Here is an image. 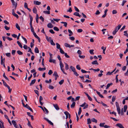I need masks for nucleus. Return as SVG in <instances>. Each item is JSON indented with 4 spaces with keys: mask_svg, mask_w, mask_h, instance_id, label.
Masks as SVG:
<instances>
[{
    "mask_svg": "<svg viewBox=\"0 0 128 128\" xmlns=\"http://www.w3.org/2000/svg\"><path fill=\"white\" fill-rule=\"evenodd\" d=\"M124 35L126 37H128V34L127 33V31H126L124 32Z\"/></svg>",
    "mask_w": 128,
    "mask_h": 128,
    "instance_id": "nucleus-33",
    "label": "nucleus"
},
{
    "mask_svg": "<svg viewBox=\"0 0 128 128\" xmlns=\"http://www.w3.org/2000/svg\"><path fill=\"white\" fill-rule=\"evenodd\" d=\"M53 75L55 76V80H56L57 78L59 76L58 75L57 73V72L56 71L54 72Z\"/></svg>",
    "mask_w": 128,
    "mask_h": 128,
    "instance_id": "nucleus-4",
    "label": "nucleus"
},
{
    "mask_svg": "<svg viewBox=\"0 0 128 128\" xmlns=\"http://www.w3.org/2000/svg\"><path fill=\"white\" fill-rule=\"evenodd\" d=\"M88 124H90L91 123L90 119V118H88L87 119Z\"/></svg>",
    "mask_w": 128,
    "mask_h": 128,
    "instance_id": "nucleus-49",
    "label": "nucleus"
},
{
    "mask_svg": "<svg viewBox=\"0 0 128 128\" xmlns=\"http://www.w3.org/2000/svg\"><path fill=\"white\" fill-rule=\"evenodd\" d=\"M64 80L63 79L62 80L59 82V84L60 85H62L64 82Z\"/></svg>",
    "mask_w": 128,
    "mask_h": 128,
    "instance_id": "nucleus-41",
    "label": "nucleus"
},
{
    "mask_svg": "<svg viewBox=\"0 0 128 128\" xmlns=\"http://www.w3.org/2000/svg\"><path fill=\"white\" fill-rule=\"evenodd\" d=\"M76 103L75 102H73L72 104L70 106L71 108H74L75 105Z\"/></svg>",
    "mask_w": 128,
    "mask_h": 128,
    "instance_id": "nucleus-25",
    "label": "nucleus"
},
{
    "mask_svg": "<svg viewBox=\"0 0 128 128\" xmlns=\"http://www.w3.org/2000/svg\"><path fill=\"white\" fill-rule=\"evenodd\" d=\"M34 52L36 53H39V50L36 47L35 48L34 50Z\"/></svg>",
    "mask_w": 128,
    "mask_h": 128,
    "instance_id": "nucleus-28",
    "label": "nucleus"
},
{
    "mask_svg": "<svg viewBox=\"0 0 128 128\" xmlns=\"http://www.w3.org/2000/svg\"><path fill=\"white\" fill-rule=\"evenodd\" d=\"M65 68L66 70H67L68 69V66L66 63H65Z\"/></svg>",
    "mask_w": 128,
    "mask_h": 128,
    "instance_id": "nucleus-35",
    "label": "nucleus"
},
{
    "mask_svg": "<svg viewBox=\"0 0 128 128\" xmlns=\"http://www.w3.org/2000/svg\"><path fill=\"white\" fill-rule=\"evenodd\" d=\"M33 12L35 14H36L37 12V10L35 7H34L32 10Z\"/></svg>",
    "mask_w": 128,
    "mask_h": 128,
    "instance_id": "nucleus-21",
    "label": "nucleus"
},
{
    "mask_svg": "<svg viewBox=\"0 0 128 128\" xmlns=\"http://www.w3.org/2000/svg\"><path fill=\"white\" fill-rule=\"evenodd\" d=\"M36 81V80L35 79H34L32 80L30 84V86H31L33 84L35 83Z\"/></svg>",
    "mask_w": 128,
    "mask_h": 128,
    "instance_id": "nucleus-15",
    "label": "nucleus"
},
{
    "mask_svg": "<svg viewBox=\"0 0 128 128\" xmlns=\"http://www.w3.org/2000/svg\"><path fill=\"white\" fill-rule=\"evenodd\" d=\"M43 12L45 14H50V12L49 11H43Z\"/></svg>",
    "mask_w": 128,
    "mask_h": 128,
    "instance_id": "nucleus-31",
    "label": "nucleus"
},
{
    "mask_svg": "<svg viewBox=\"0 0 128 128\" xmlns=\"http://www.w3.org/2000/svg\"><path fill=\"white\" fill-rule=\"evenodd\" d=\"M116 126L120 128H124L122 125L121 124L118 123L116 124Z\"/></svg>",
    "mask_w": 128,
    "mask_h": 128,
    "instance_id": "nucleus-8",
    "label": "nucleus"
},
{
    "mask_svg": "<svg viewBox=\"0 0 128 128\" xmlns=\"http://www.w3.org/2000/svg\"><path fill=\"white\" fill-rule=\"evenodd\" d=\"M60 65L61 70L63 72V73L65 74H67L64 72V69L63 68L64 67V65L62 61H60Z\"/></svg>",
    "mask_w": 128,
    "mask_h": 128,
    "instance_id": "nucleus-2",
    "label": "nucleus"
},
{
    "mask_svg": "<svg viewBox=\"0 0 128 128\" xmlns=\"http://www.w3.org/2000/svg\"><path fill=\"white\" fill-rule=\"evenodd\" d=\"M68 32L70 33V34L68 35L69 36H71L72 35L73 32L70 30L68 29Z\"/></svg>",
    "mask_w": 128,
    "mask_h": 128,
    "instance_id": "nucleus-19",
    "label": "nucleus"
},
{
    "mask_svg": "<svg viewBox=\"0 0 128 128\" xmlns=\"http://www.w3.org/2000/svg\"><path fill=\"white\" fill-rule=\"evenodd\" d=\"M45 36L46 37V38L48 42H50L51 40H52L51 39L52 38L51 37H48V36H46V35H45Z\"/></svg>",
    "mask_w": 128,
    "mask_h": 128,
    "instance_id": "nucleus-9",
    "label": "nucleus"
},
{
    "mask_svg": "<svg viewBox=\"0 0 128 128\" xmlns=\"http://www.w3.org/2000/svg\"><path fill=\"white\" fill-rule=\"evenodd\" d=\"M77 53L79 55H81L82 54L81 51L80 50H78L77 51Z\"/></svg>",
    "mask_w": 128,
    "mask_h": 128,
    "instance_id": "nucleus-62",
    "label": "nucleus"
},
{
    "mask_svg": "<svg viewBox=\"0 0 128 128\" xmlns=\"http://www.w3.org/2000/svg\"><path fill=\"white\" fill-rule=\"evenodd\" d=\"M116 106L117 108V110L118 111V114H120V108L119 104L117 102L116 103Z\"/></svg>",
    "mask_w": 128,
    "mask_h": 128,
    "instance_id": "nucleus-3",
    "label": "nucleus"
},
{
    "mask_svg": "<svg viewBox=\"0 0 128 128\" xmlns=\"http://www.w3.org/2000/svg\"><path fill=\"white\" fill-rule=\"evenodd\" d=\"M49 61L50 62H53L54 64H56V60H54L50 59L49 60Z\"/></svg>",
    "mask_w": 128,
    "mask_h": 128,
    "instance_id": "nucleus-18",
    "label": "nucleus"
},
{
    "mask_svg": "<svg viewBox=\"0 0 128 128\" xmlns=\"http://www.w3.org/2000/svg\"><path fill=\"white\" fill-rule=\"evenodd\" d=\"M76 68L79 70H80L81 69V68L80 67V66L78 64L76 66Z\"/></svg>",
    "mask_w": 128,
    "mask_h": 128,
    "instance_id": "nucleus-46",
    "label": "nucleus"
},
{
    "mask_svg": "<svg viewBox=\"0 0 128 128\" xmlns=\"http://www.w3.org/2000/svg\"><path fill=\"white\" fill-rule=\"evenodd\" d=\"M17 43L19 46L21 48H22V45L21 43L19 42V41H18L17 42Z\"/></svg>",
    "mask_w": 128,
    "mask_h": 128,
    "instance_id": "nucleus-20",
    "label": "nucleus"
},
{
    "mask_svg": "<svg viewBox=\"0 0 128 128\" xmlns=\"http://www.w3.org/2000/svg\"><path fill=\"white\" fill-rule=\"evenodd\" d=\"M56 48L58 49H60V48H60V45L58 43H56Z\"/></svg>",
    "mask_w": 128,
    "mask_h": 128,
    "instance_id": "nucleus-23",
    "label": "nucleus"
},
{
    "mask_svg": "<svg viewBox=\"0 0 128 128\" xmlns=\"http://www.w3.org/2000/svg\"><path fill=\"white\" fill-rule=\"evenodd\" d=\"M94 51V50H90L89 51L90 53L91 54H94V53L93 52Z\"/></svg>",
    "mask_w": 128,
    "mask_h": 128,
    "instance_id": "nucleus-44",
    "label": "nucleus"
},
{
    "mask_svg": "<svg viewBox=\"0 0 128 128\" xmlns=\"http://www.w3.org/2000/svg\"><path fill=\"white\" fill-rule=\"evenodd\" d=\"M3 84L6 87L8 86L5 82H3Z\"/></svg>",
    "mask_w": 128,
    "mask_h": 128,
    "instance_id": "nucleus-60",
    "label": "nucleus"
},
{
    "mask_svg": "<svg viewBox=\"0 0 128 128\" xmlns=\"http://www.w3.org/2000/svg\"><path fill=\"white\" fill-rule=\"evenodd\" d=\"M3 76L5 78V79L7 80L8 81H9V80L8 78L5 76V73L4 72V73Z\"/></svg>",
    "mask_w": 128,
    "mask_h": 128,
    "instance_id": "nucleus-30",
    "label": "nucleus"
},
{
    "mask_svg": "<svg viewBox=\"0 0 128 128\" xmlns=\"http://www.w3.org/2000/svg\"><path fill=\"white\" fill-rule=\"evenodd\" d=\"M7 88L8 90V92L10 93L12 91V89L10 88V87L9 86Z\"/></svg>",
    "mask_w": 128,
    "mask_h": 128,
    "instance_id": "nucleus-53",
    "label": "nucleus"
},
{
    "mask_svg": "<svg viewBox=\"0 0 128 128\" xmlns=\"http://www.w3.org/2000/svg\"><path fill=\"white\" fill-rule=\"evenodd\" d=\"M4 28H5V29L6 30H8L10 29V28L9 27H8L6 26H5L4 27Z\"/></svg>",
    "mask_w": 128,
    "mask_h": 128,
    "instance_id": "nucleus-61",
    "label": "nucleus"
},
{
    "mask_svg": "<svg viewBox=\"0 0 128 128\" xmlns=\"http://www.w3.org/2000/svg\"><path fill=\"white\" fill-rule=\"evenodd\" d=\"M43 100V98L42 97L40 96V99H39V102L40 104L42 106L43 104V103H42V100Z\"/></svg>",
    "mask_w": 128,
    "mask_h": 128,
    "instance_id": "nucleus-7",
    "label": "nucleus"
},
{
    "mask_svg": "<svg viewBox=\"0 0 128 128\" xmlns=\"http://www.w3.org/2000/svg\"><path fill=\"white\" fill-rule=\"evenodd\" d=\"M16 28L18 29L19 30H20V27L19 26L18 24L16 23Z\"/></svg>",
    "mask_w": 128,
    "mask_h": 128,
    "instance_id": "nucleus-22",
    "label": "nucleus"
},
{
    "mask_svg": "<svg viewBox=\"0 0 128 128\" xmlns=\"http://www.w3.org/2000/svg\"><path fill=\"white\" fill-rule=\"evenodd\" d=\"M112 85V83H111L110 84H108L106 86V89H108L109 87L110 86V85Z\"/></svg>",
    "mask_w": 128,
    "mask_h": 128,
    "instance_id": "nucleus-38",
    "label": "nucleus"
},
{
    "mask_svg": "<svg viewBox=\"0 0 128 128\" xmlns=\"http://www.w3.org/2000/svg\"><path fill=\"white\" fill-rule=\"evenodd\" d=\"M46 70V68H38V70L39 71H42V70Z\"/></svg>",
    "mask_w": 128,
    "mask_h": 128,
    "instance_id": "nucleus-37",
    "label": "nucleus"
},
{
    "mask_svg": "<svg viewBox=\"0 0 128 128\" xmlns=\"http://www.w3.org/2000/svg\"><path fill=\"white\" fill-rule=\"evenodd\" d=\"M47 26L48 28H51L53 27L54 26L52 25L51 23H49L48 24Z\"/></svg>",
    "mask_w": 128,
    "mask_h": 128,
    "instance_id": "nucleus-12",
    "label": "nucleus"
},
{
    "mask_svg": "<svg viewBox=\"0 0 128 128\" xmlns=\"http://www.w3.org/2000/svg\"><path fill=\"white\" fill-rule=\"evenodd\" d=\"M74 74L76 76H79V74L77 73V72L76 71V70L74 72Z\"/></svg>",
    "mask_w": 128,
    "mask_h": 128,
    "instance_id": "nucleus-51",
    "label": "nucleus"
},
{
    "mask_svg": "<svg viewBox=\"0 0 128 128\" xmlns=\"http://www.w3.org/2000/svg\"><path fill=\"white\" fill-rule=\"evenodd\" d=\"M72 11L71 8H70L67 11V12H71Z\"/></svg>",
    "mask_w": 128,
    "mask_h": 128,
    "instance_id": "nucleus-63",
    "label": "nucleus"
},
{
    "mask_svg": "<svg viewBox=\"0 0 128 128\" xmlns=\"http://www.w3.org/2000/svg\"><path fill=\"white\" fill-rule=\"evenodd\" d=\"M53 29L54 30L57 31H58L59 30V29L56 26L54 27Z\"/></svg>",
    "mask_w": 128,
    "mask_h": 128,
    "instance_id": "nucleus-43",
    "label": "nucleus"
},
{
    "mask_svg": "<svg viewBox=\"0 0 128 128\" xmlns=\"http://www.w3.org/2000/svg\"><path fill=\"white\" fill-rule=\"evenodd\" d=\"M53 106L56 110H59L60 108L57 104H54Z\"/></svg>",
    "mask_w": 128,
    "mask_h": 128,
    "instance_id": "nucleus-14",
    "label": "nucleus"
},
{
    "mask_svg": "<svg viewBox=\"0 0 128 128\" xmlns=\"http://www.w3.org/2000/svg\"><path fill=\"white\" fill-rule=\"evenodd\" d=\"M59 50H60V52L61 54H64V52L62 48H60V49Z\"/></svg>",
    "mask_w": 128,
    "mask_h": 128,
    "instance_id": "nucleus-45",
    "label": "nucleus"
},
{
    "mask_svg": "<svg viewBox=\"0 0 128 128\" xmlns=\"http://www.w3.org/2000/svg\"><path fill=\"white\" fill-rule=\"evenodd\" d=\"M29 17L30 19V22H32L33 20V18L32 16L30 14L29 15Z\"/></svg>",
    "mask_w": 128,
    "mask_h": 128,
    "instance_id": "nucleus-58",
    "label": "nucleus"
},
{
    "mask_svg": "<svg viewBox=\"0 0 128 128\" xmlns=\"http://www.w3.org/2000/svg\"><path fill=\"white\" fill-rule=\"evenodd\" d=\"M127 105H125L124 106V112H126L127 108Z\"/></svg>",
    "mask_w": 128,
    "mask_h": 128,
    "instance_id": "nucleus-27",
    "label": "nucleus"
},
{
    "mask_svg": "<svg viewBox=\"0 0 128 128\" xmlns=\"http://www.w3.org/2000/svg\"><path fill=\"white\" fill-rule=\"evenodd\" d=\"M14 16L16 17L17 18H18V14H16L15 13H14L13 14H12Z\"/></svg>",
    "mask_w": 128,
    "mask_h": 128,
    "instance_id": "nucleus-52",
    "label": "nucleus"
},
{
    "mask_svg": "<svg viewBox=\"0 0 128 128\" xmlns=\"http://www.w3.org/2000/svg\"><path fill=\"white\" fill-rule=\"evenodd\" d=\"M53 73V72L52 70H50L49 71V72L48 73V74L49 75H50Z\"/></svg>",
    "mask_w": 128,
    "mask_h": 128,
    "instance_id": "nucleus-55",
    "label": "nucleus"
},
{
    "mask_svg": "<svg viewBox=\"0 0 128 128\" xmlns=\"http://www.w3.org/2000/svg\"><path fill=\"white\" fill-rule=\"evenodd\" d=\"M84 93L88 97V100L90 101H92V99L88 95V94L86 92H84Z\"/></svg>",
    "mask_w": 128,
    "mask_h": 128,
    "instance_id": "nucleus-11",
    "label": "nucleus"
},
{
    "mask_svg": "<svg viewBox=\"0 0 128 128\" xmlns=\"http://www.w3.org/2000/svg\"><path fill=\"white\" fill-rule=\"evenodd\" d=\"M44 119L46 120L49 123L50 125L52 126L54 125L53 124L50 120H49L48 119H47L46 118H44Z\"/></svg>",
    "mask_w": 128,
    "mask_h": 128,
    "instance_id": "nucleus-6",
    "label": "nucleus"
},
{
    "mask_svg": "<svg viewBox=\"0 0 128 128\" xmlns=\"http://www.w3.org/2000/svg\"><path fill=\"white\" fill-rule=\"evenodd\" d=\"M64 46L70 48V45L68 43H65L64 44Z\"/></svg>",
    "mask_w": 128,
    "mask_h": 128,
    "instance_id": "nucleus-48",
    "label": "nucleus"
},
{
    "mask_svg": "<svg viewBox=\"0 0 128 128\" xmlns=\"http://www.w3.org/2000/svg\"><path fill=\"white\" fill-rule=\"evenodd\" d=\"M5 61V59L4 58L3 59L1 60V64H3L4 63Z\"/></svg>",
    "mask_w": 128,
    "mask_h": 128,
    "instance_id": "nucleus-40",
    "label": "nucleus"
},
{
    "mask_svg": "<svg viewBox=\"0 0 128 128\" xmlns=\"http://www.w3.org/2000/svg\"><path fill=\"white\" fill-rule=\"evenodd\" d=\"M82 112V108L81 107H80L79 109V111L78 112V114L79 115L81 114Z\"/></svg>",
    "mask_w": 128,
    "mask_h": 128,
    "instance_id": "nucleus-32",
    "label": "nucleus"
},
{
    "mask_svg": "<svg viewBox=\"0 0 128 128\" xmlns=\"http://www.w3.org/2000/svg\"><path fill=\"white\" fill-rule=\"evenodd\" d=\"M91 120L92 122H95V123H97V120L94 118H93L91 119Z\"/></svg>",
    "mask_w": 128,
    "mask_h": 128,
    "instance_id": "nucleus-29",
    "label": "nucleus"
},
{
    "mask_svg": "<svg viewBox=\"0 0 128 128\" xmlns=\"http://www.w3.org/2000/svg\"><path fill=\"white\" fill-rule=\"evenodd\" d=\"M121 25L119 24L117 26H116L114 30L112 32V34L114 35H115L116 33L118 31L120 28Z\"/></svg>",
    "mask_w": 128,
    "mask_h": 128,
    "instance_id": "nucleus-1",
    "label": "nucleus"
},
{
    "mask_svg": "<svg viewBox=\"0 0 128 128\" xmlns=\"http://www.w3.org/2000/svg\"><path fill=\"white\" fill-rule=\"evenodd\" d=\"M92 64L93 65H94V64L98 65V62L97 60H95L92 62Z\"/></svg>",
    "mask_w": 128,
    "mask_h": 128,
    "instance_id": "nucleus-16",
    "label": "nucleus"
},
{
    "mask_svg": "<svg viewBox=\"0 0 128 128\" xmlns=\"http://www.w3.org/2000/svg\"><path fill=\"white\" fill-rule=\"evenodd\" d=\"M41 4L40 2L38 1H34V4L36 5H40Z\"/></svg>",
    "mask_w": 128,
    "mask_h": 128,
    "instance_id": "nucleus-10",
    "label": "nucleus"
},
{
    "mask_svg": "<svg viewBox=\"0 0 128 128\" xmlns=\"http://www.w3.org/2000/svg\"><path fill=\"white\" fill-rule=\"evenodd\" d=\"M73 14L75 16H78L80 17L81 16V15H80L79 13L77 12H74V13Z\"/></svg>",
    "mask_w": 128,
    "mask_h": 128,
    "instance_id": "nucleus-17",
    "label": "nucleus"
},
{
    "mask_svg": "<svg viewBox=\"0 0 128 128\" xmlns=\"http://www.w3.org/2000/svg\"><path fill=\"white\" fill-rule=\"evenodd\" d=\"M24 7L26 8H28L27 4L26 3H24Z\"/></svg>",
    "mask_w": 128,
    "mask_h": 128,
    "instance_id": "nucleus-59",
    "label": "nucleus"
},
{
    "mask_svg": "<svg viewBox=\"0 0 128 128\" xmlns=\"http://www.w3.org/2000/svg\"><path fill=\"white\" fill-rule=\"evenodd\" d=\"M86 104H88L86 102H84L83 104H82L80 106L81 107H84V106H85L86 105Z\"/></svg>",
    "mask_w": 128,
    "mask_h": 128,
    "instance_id": "nucleus-42",
    "label": "nucleus"
},
{
    "mask_svg": "<svg viewBox=\"0 0 128 128\" xmlns=\"http://www.w3.org/2000/svg\"><path fill=\"white\" fill-rule=\"evenodd\" d=\"M11 2L12 3V4L13 6H14L15 9H16V8L17 6V4L16 3H15V2L14 0H11Z\"/></svg>",
    "mask_w": 128,
    "mask_h": 128,
    "instance_id": "nucleus-5",
    "label": "nucleus"
},
{
    "mask_svg": "<svg viewBox=\"0 0 128 128\" xmlns=\"http://www.w3.org/2000/svg\"><path fill=\"white\" fill-rule=\"evenodd\" d=\"M50 42V43L52 45L55 46V44L54 42L52 40H51Z\"/></svg>",
    "mask_w": 128,
    "mask_h": 128,
    "instance_id": "nucleus-36",
    "label": "nucleus"
},
{
    "mask_svg": "<svg viewBox=\"0 0 128 128\" xmlns=\"http://www.w3.org/2000/svg\"><path fill=\"white\" fill-rule=\"evenodd\" d=\"M40 19L42 22H43L44 21V19L42 16H40L39 17Z\"/></svg>",
    "mask_w": 128,
    "mask_h": 128,
    "instance_id": "nucleus-50",
    "label": "nucleus"
},
{
    "mask_svg": "<svg viewBox=\"0 0 128 128\" xmlns=\"http://www.w3.org/2000/svg\"><path fill=\"white\" fill-rule=\"evenodd\" d=\"M21 37H22V38L24 41L25 43L26 44H27V41L26 39V38H24V37L22 36Z\"/></svg>",
    "mask_w": 128,
    "mask_h": 128,
    "instance_id": "nucleus-39",
    "label": "nucleus"
},
{
    "mask_svg": "<svg viewBox=\"0 0 128 128\" xmlns=\"http://www.w3.org/2000/svg\"><path fill=\"white\" fill-rule=\"evenodd\" d=\"M61 24H64V26H65L66 27L67 25V23L66 22H61Z\"/></svg>",
    "mask_w": 128,
    "mask_h": 128,
    "instance_id": "nucleus-26",
    "label": "nucleus"
},
{
    "mask_svg": "<svg viewBox=\"0 0 128 128\" xmlns=\"http://www.w3.org/2000/svg\"><path fill=\"white\" fill-rule=\"evenodd\" d=\"M74 8L76 11L78 12H79L80 10L78 9L76 6H74Z\"/></svg>",
    "mask_w": 128,
    "mask_h": 128,
    "instance_id": "nucleus-56",
    "label": "nucleus"
},
{
    "mask_svg": "<svg viewBox=\"0 0 128 128\" xmlns=\"http://www.w3.org/2000/svg\"><path fill=\"white\" fill-rule=\"evenodd\" d=\"M17 53L19 55H22L23 54L22 52L19 50L17 51Z\"/></svg>",
    "mask_w": 128,
    "mask_h": 128,
    "instance_id": "nucleus-34",
    "label": "nucleus"
},
{
    "mask_svg": "<svg viewBox=\"0 0 128 128\" xmlns=\"http://www.w3.org/2000/svg\"><path fill=\"white\" fill-rule=\"evenodd\" d=\"M105 123L104 122L101 123L100 124V126L101 127H104Z\"/></svg>",
    "mask_w": 128,
    "mask_h": 128,
    "instance_id": "nucleus-47",
    "label": "nucleus"
},
{
    "mask_svg": "<svg viewBox=\"0 0 128 128\" xmlns=\"http://www.w3.org/2000/svg\"><path fill=\"white\" fill-rule=\"evenodd\" d=\"M27 124L28 126H29L31 127V128H33L32 127V126L31 125L30 122V121H28V122Z\"/></svg>",
    "mask_w": 128,
    "mask_h": 128,
    "instance_id": "nucleus-54",
    "label": "nucleus"
},
{
    "mask_svg": "<svg viewBox=\"0 0 128 128\" xmlns=\"http://www.w3.org/2000/svg\"><path fill=\"white\" fill-rule=\"evenodd\" d=\"M64 113L66 115V119H67L68 118V115L69 113L67 111L64 112Z\"/></svg>",
    "mask_w": 128,
    "mask_h": 128,
    "instance_id": "nucleus-13",
    "label": "nucleus"
},
{
    "mask_svg": "<svg viewBox=\"0 0 128 128\" xmlns=\"http://www.w3.org/2000/svg\"><path fill=\"white\" fill-rule=\"evenodd\" d=\"M64 54L66 58H70V56L68 55L66 53H65Z\"/></svg>",
    "mask_w": 128,
    "mask_h": 128,
    "instance_id": "nucleus-57",
    "label": "nucleus"
},
{
    "mask_svg": "<svg viewBox=\"0 0 128 128\" xmlns=\"http://www.w3.org/2000/svg\"><path fill=\"white\" fill-rule=\"evenodd\" d=\"M69 38L72 41L74 40V38L73 36H72L70 37Z\"/></svg>",
    "mask_w": 128,
    "mask_h": 128,
    "instance_id": "nucleus-64",
    "label": "nucleus"
},
{
    "mask_svg": "<svg viewBox=\"0 0 128 128\" xmlns=\"http://www.w3.org/2000/svg\"><path fill=\"white\" fill-rule=\"evenodd\" d=\"M70 68L73 72L76 70L75 68L72 66H70Z\"/></svg>",
    "mask_w": 128,
    "mask_h": 128,
    "instance_id": "nucleus-24",
    "label": "nucleus"
}]
</instances>
